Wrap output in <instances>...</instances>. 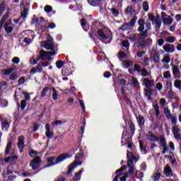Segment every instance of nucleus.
I'll return each instance as SVG.
<instances>
[{
	"mask_svg": "<svg viewBox=\"0 0 181 181\" xmlns=\"http://www.w3.org/2000/svg\"><path fill=\"white\" fill-rule=\"evenodd\" d=\"M67 158H70V156L67 153H62L59 155L54 162V157L51 156L47 158L48 165H57V163H60V162H63L65 159H67Z\"/></svg>",
	"mask_w": 181,
	"mask_h": 181,
	"instance_id": "1",
	"label": "nucleus"
},
{
	"mask_svg": "<svg viewBox=\"0 0 181 181\" xmlns=\"http://www.w3.org/2000/svg\"><path fill=\"white\" fill-rule=\"evenodd\" d=\"M47 39H48L47 41H42L41 42V47H45L46 50H51L50 52H54V54H56V52L57 49H56L54 45L53 44V41H52V37H50V35H48Z\"/></svg>",
	"mask_w": 181,
	"mask_h": 181,
	"instance_id": "2",
	"label": "nucleus"
},
{
	"mask_svg": "<svg viewBox=\"0 0 181 181\" xmlns=\"http://www.w3.org/2000/svg\"><path fill=\"white\" fill-rule=\"evenodd\" d=\"M21 35L23 37L24 43L28 45H30V43H32V40L35 39V33L30 30L23 31Z\"/></svg>",
	"mask_w": 181,
	"mask_h": 181,
	"instance_id": "3",
	"label": "nucleus"
},
{
	"mask_svg": "<svg viewBox=\"0 0 181 181\" xmlns=\"http://www.w3.org/2000/svg\"><path fill=\"white\" fill-rule=\"evenodd\" d=\"M50 56H54V52H46L45 50L40 51V59H48V60H51Z\"/></svg>",
	"mask_w": 181,
	"mask_h": 181,
	"instance_id": "4",
	"label": "nucleus"
},
{
	"mask_svg": "<svg viewBox=\"0 0 181 181\" xmlns=\"http://www.w3.org/2000/svg\"><path fill=\"white\" fill-rule=\"evenodd\" d=\"M40 165V157L36 156L30 163V166H31L33 170H36L37 168Z\"/></svg>",
	"mask_w": 181,
	"mask_h": 181,
	"instance_id": "5",
	"label": "nucleus"
},
{
	"mask_svg": "<svg viewBox=\"0 0 181 181\" xmlns=\"http://www.w3.org/2000/svg\"><path fill=\"white\" fill-rule=\"evenodd\" d=\"M143 84L145 86L146 88H151V87H153L155 86V80H150L149 78H144L142 79Z\"/></svg>",
	"mask_w": 181,
	"mask_h": 181,
	"instance_id": "6",
	"label": "nucleus"
},
{
	"mask_svg": "<svg viewBox=\"0 0 181 181\" xmlns=\"http://www.w3.org/2000/svg\"><path fill=\"white\" fill-rule=\"evenodd\" d=\"M45 136H47V138H48V139H53V136H54V133L50 132V125H49V124H45Z\"/></svg>",
	"mask_w": 181,
	"mask_h": 181,
	"instance_id": "7",
	"label": "nucleus"
},
{
	"mask_svg": "<svg viewBox=\"0 0 181 181\" xmlns=\"http://www.w3.org/2000/svg\"><path fill=\"white\" fill-rule=\"evenodd\" d=\"M163 49L167 53H173V52H175V45H171V44H165V45H163Z\"/></svg>",
	"mask_w": 181,
	"mask_h": 181,
	"instance_id": "8",
	"label": "nucleus"
},
{
	"mask_svg": "<svg viewBox=\"0 0 181 181\" xmlns=\"http://www.w3.org/2000/svg\"><path fill=\"white\" fill-rule=\"evenodd\" d=\"M127 166L129 168V175H134L136 170L134 161L131 160H127Z\"/></svg>",
	"mask_w": 181,
	"mask_h": 181,
	"instance_id": "9",
	"label": "nucleus"
},
{
	"mask_svg": "<svg viewBox=\"0 0 181 181\" xmlns=\"http://www.w3.org/2000/svg\"><path fill=\"white\" fill-rule=\"evenodd\" d=\"M17 146L19 149H23L25 148V136H20L18 137Z\"/></svg>",
	"mask_w": 181,
	"mask_h": 181,
	"instance_id": "10",
	"label": "nucleus"
},
{
	"mask_svg": "<svg viewBox=\"0 0 181 181\" xmlns=\"http://www.w3.org/2000/svg\"><path fill=\"white\" fill-rule=\"evenodd\" d=\"M78 165H83V162L81 161H77L75 160L74 161V163H72L70 165H69V168L67 171V173H71L73 172V170L74 169V168H77Z\"/></svg>",
	"mask_w": 181,
	"mask_h": 181,
	"instance_id": "11",
	"label": "nucleus"
},
{
	"mask_svg": "<svg viewBox=\"0 0 181 181\" xmlns=\"http://www.w3.org/2000/svg\"><path fill=\"white\" fill-rule=\"evenodd\" d=\"M147 139H148V141H151L152 142H157V141H159V137L155 136L153 132H149L147 134Z\"/></svg>",
	"mask_w": 181,
	"mask_h": 181,
	"instance_id": "12",
	"label": "nucleus"
},
{
	"mask_svg": "<svg viewBox=\"0 0 181 181\" xmlns=\"http://www.w3.org/2000/svg\"><path fill=\"white\" fill-rule=\"evenodd\" d=\"M134 46H136V47H138L139 50L145 49V47H146V45H145V40H141V41L136 42L134 43Z\"/></svg>",
	"mask_w": 181,
	"mask_h": 181,
	"instance_id": "13",
	"label": "nucleus"
},
{
	"mask_svg": "<svg viewBox=\"0 0 181 181\" xmlns=\"http://www.w3.org/2000/svg\"><path fill=\"white\" fill-rule=\"evenodd\" d=\"M140 40H145L149 36V28H146L144 31L139 33Z\"/></svg>",
	"mask_w": 181,
	"mask_h": 181,
	"instance_id": "14",
	"label": "nucleus"
},
{
	"mask_svg": "<svg viewBox=\"0 0 181 181\" xmlns=\"http://www.w3.org/2000/svg\"><path fill=\"white\" fill-rule=\"evenodd\" d=\"M172 70L174 78H177V76L180 74V69H179V66L177 65H173Z\"/></svg>",
	"mask_w": 181,
	"mask_h": 181,
	"instance_id": "15",
	"label": "nucleus"
},
{
	"mask_svg": "<svg viewBox=\"0 0 181 181\" xmlns=\"http://www.w3.org/2000/svg\"><path fill=\"white\" fill-rule=\"evenodd\" d=\"M151 62H154V63H159L160 62V58L159 57V54L155 53L150 56Z\"/></svg>",
	"mask_w": 181,
	"mask_h": 181,
	"instance_id": "16",
	"label": "nucleus"
},
{
	"mask_svg": "<svg viewBox=\"0 0 181 181\" xmlns=\"http://www.w3.org/2000/svg\"><path fill=\"white\" fill-rule=\"evenodd\" d=\"M164 175L165 176H170L172 175V168H170V165H167L164 168Z\"/></svg>",
	"mask_w": 181,
	"mask_h": 181,
	"instance_id": "17",
	"label": "nucleus"
},
{
	"mask_svg": "<svg viewBox=\"0 0 181 181\" xmlns=\"http://www.w3.org/2000/svg\"><path fill=\"white\" fill-rule=\"evenodd\" d=\"M1 127L3 131H8V129H9V122H8L6 120H2Z\"/></svg>",
	"mask_w": 181,
	"mask_h": 181,
	"instance_id": "18",
	"label": "nucleus"
},
{
	"mask_svg": "<svg viewBox=\"0 0 181 181\" xmlns=\"http://www.w3.org/2000/svg\"><path fill=\"white\" fill-rule=\"evenodd\" d=\"M83 172H84V168L81 169L78 173H76L74 179L75 180H80L81 179V175H83Z\"/></svg>",
	"mask_w": 181,
	"mask_h": 181,
	"instance_id": "19",
	"label": "nucleus"
},
{
	"mask_svg": "<svg viewBox=\"0 0 181 181\" xmlns=\"http://www.w3.org/2000/svg\"><path fill=\"white\" fill-rule=\"evenodd\" d=\"M163 23L164 25H172L173 23V18L168 16V18H163Z\"/></svg>",
	"mask_w": 181,
	"mask_h": 181,
	"instance_id": "20",
	"label": "nucleus"
},
{
	"mask_svg": "<svg viewBox=\"0 0 181 181\" xmlns=\"http://www.w3.org/2000/svg\"><path fill=\"white\" fill-rule=\"evenodd\" d=\"M156 30H159L160 29V26H162V21H160V19L159 17H157L156 18Z\"/></svg>",
	"mask_w": 181,
	"mask_h": 181,
	"instance_id": "21",
	"label": "nucleus"
},
{
	"mask_svg": "<svg viewBox=\"0 0 181 181\" xmlns=\"http://www.w3.org/2000/svg\"><path fill=\"white\" fill-rule=\"evenodd\" d=\"M11 148H12V141H8L6 145V150H5V156H7V155L9 153Z\"/></svg>",
	"mask_w": 181,
	"mask_h": 181,
	"instance_id": "22",
	"label": "nucleus"
},
{
	"mask_svg": "<svg viewBox=\"0 0 181 181\" xmlns=\"http://www.w3.org/2000/svg\"><path fill=\"white\" fill-rule=\"evenodd\" d=\"M162 62L165 63L166 64H168V63H170V54H165L162 59Z\"/></svg>",
	"mask_w": 181,
	"mask_h": 181,
	"instance_id": "23",
	"label": "nucleus"
},
{
	"mask_svg": "<svg viewBox=\"0 0 181 181\" xmlns=\"http://www.w3.org/2000/svg\"><path fill=\"white\" fill-rule=\"evenodd\" d=\"M124 170H127V165H122L119 169L116 170V173L118 176H121L124 173Z\"/></svg>",
	"mask_w": 181,
	"mask_h": 181,
	"instance_id": "24",
	"label": "nucleus"
},
{
	"mask_svg": "<svg viewBox=\"0 0 181 181\" xmlns=\"http://www.w3.org/2000/svg\"><path fill=\"white\" fill-rule=\"evenodd\" d=\"M98 36H100V37L102 39V40H105L107 39V35H105L103 30H98Z\"/></svg>",
	"mask_w": 181,
	"mask_h": 181,
	"instance_id": "25",
	"label": "nucleus"
},
{
	"mask_svg": "<svg viewBox=\"0 0 181 181\" xmlns=\"http://www.w3.org/2000/svg\"><path fill=\"white\" fill-rule=\"evenodd\" d=\"M153 107L154 108L156 117H159V114H160L159 112V105H158V103H153Z\"/></svg>",
	"mask_w": 181,
	"mask_h": 181,
	"instance_id": "26",
	"label": "nucleus"
},
{
	"mask_svg": "<svg viewBox=\"0 0 181 181\" xmlns=\"http://www.w3.org/2000/svg\"><path fill=\"white\" fill-rule=\"evenodd\" d=\"M128 125L132 131V135H134L135 134V125L134 124V122L130 120L128 123Z\"/></svg>",
	"mask_w": 181,
	"mask_h": 181,
	"instance_id": "27",
	"label": "nucleus"
},
{
	"mask_svg": "<svg viewBox=\"0 0 181 181\" xmlns=\"http://www.w3.org/2000/svg\"><path fill=\"white\" fill-rule=\"evenodd\" d=\"M121 29L122 30H129V29H132V27L131 26V24H129V23H127L122 25Z\"/></svg>",
	"mask_w": 181,
	"mask_h": 181,
	"instance_id": "28",
	"label": "nucleus"
},
{
	"mask_svg": "<svg viewBox=\"0 0 181 181\" xmlns=\"http://www.w3.org/2000/svg\"><path fill=\"white\" fill-rule=\"evenodd\" d=\"M131 64H132V62L131 61H123L122 66L124 69H128V67H131Z\"/></svg>",
	"mask_w": 181,
	"mask_h": 181,
	"instance_id": "29",
	"label": "nucleus"
},
{
	"mask_svg": "<svg viewBox=\"0 0 181 181\" xmlns=\"http://www.w3.org/2000/svg\"><path fill=\"white\" fill-rule=\"evenodd\" d=\"M15 28V25H9L8 27H4V30L7 33H12L13 31V28Z\"/></svg>",
	"mask_w": 181,
	"mask_h": 181,
	"instance_id": "30",
	"label": "nucleus"
},
{
	"mask_svg": "<svg viewBox=\"0 0 181 181\" xmlns=\"http://www.w3.org/2000/svg\"><path fill=\"white\" fill-rule=\"evenodd\" d=\"M139 125H145V118L142 115H139L138 117Z\"/></svg>",
	"mask_w": 181,
	"mask_h": 181,
	"instance_id": "31",
	"label": "nucleus"
},
{
	"mask_svg": "<svg viewBox=\"0 0 181 181\" xmlns=\"http://www.w3.org/2000/svg\"><path fill=\"white\" fill-rule=\"evenodd\" d=\"M145 95L147 97L148 100H151V95H152V91L151 90V88H146L145 89Z\"/></svg>",
	"mask_w": 181,
	"mask_h": 181,
	"instance_id": "32",
	"label": "nucleus"
},
{
	"mask_svg": "<svg viewBox=\"0 0 181 181\" xmlns=\"http://www.w3.org/2000/svg\"><path fill=\"white\" fill-rule=\"evenodd\" d=\"M158 139H160V144H161V146H166V139H165V136H160Z\"/></svg>",
	"mask_w": 181,
	"mask_h": 181,
	"instance_id": "33",
	"label": "nucleus"
},
{
	"mask_svg": "<svg viewBox=\"0 0 181 181\" xmlns=\"http://www.w3.org/2000/svg\"><path fill=\"white\" fill-rule=\"evenodd\" d=\"M174 86L176 88H177L180 91H181V81L175 80L174 82Z\"/></svg>",
	"mask_w": 181,
	"mask_h": 181,
	"instance_id": "34",
	"label": "nucleus"
},
{
	"mask_svg": "<svg viewBox=\"0 0 181 181\" xmlns=\"http://www.w3.org/2000/svg\"><path fill=\"white\" fill-rule=\"evenodd\" d=\"M8 16H9V14L6 13L1 19L0 21V28H2V25H4L5 21L8 19Z\"/></svg>",
	"mask_w": 181,
	"mask_h": 181,
	"instance_id": "35",
	"label": "nucleus"
},
{
	"mask_svg": "<svg viewBox=\"0 0 181 181\" xmlns=\"http://www.w3.org/2000/svg\"><path fill=\"white\" fill-rule=\"evenodd\" d=\"M168 97L171 100H175L176 98V93L173 92V90H170L168 91Z\"/></svg>",
	"mask_w": 181,
	"mask_h": 181,
	"instance_id": "36",
	"label": "nucleus"
},
{
	"mask_svg": "<svg viewBox=\"0 0 181 181\" xmlns=\"http://www.w3.org/2000/svg\"><path fill=\"white\" fill-rule=\"evenodd\" d=\"M13 71V68H10L8 69H4L2 71V73L5 75V76H9V74H11V73H12Z\"/></svg>",
	"mask_w": 181,
	"mask_h": 181,
	"instance_id": "37",
	"label": "nucleus"
},
{
	"mask_svg": "<svg viewBox=\"0 0 181 181\" xmlns=\"http://www.w3.org/2000/svg\"><path fill=\"white\" fill-rule=\"evenodd\" d=\"M48 91H49V87L46 86V87L43 88V89L41 92V97L42 98L46 97V94L47 93Z\"/></svg>",
	"mask_w": 181,
	"mask_h": 181,
	"instance_id": "38",
	"label": "nucleus"
},
{
	"mask_svg": "<svg viewBox=\"0 0 181 181\" xmlns=\"http://www.w3.org/2000/svg\"><path fill=\"white\" fill-rule=\"evenodd\" d=\"M168 43H175V40H176V37L175 36H169L165 39Z\"/></svg>",
	"mask_w": 181,
	"mask_h": 181,
	"instance_id": "39",
	"label": "nucleus"
},
{
	"mask_svg": "<svg viewBox=\"0 0 181 181\" xmlns=\"http://www.w3.org/2000/svg\"><path fill=\"white\" fill-rule=\"evenodd\" d=\"M168 119H170L172 124H174L176 125L177 123V117L171 115L170 117H168Z\"/></svg>",
	"mask_w": 181,
	"mask_h": 181,
	"instance_id": "40",
	"label": "nucleus"
},
{
	"mask_svg": "<svg viewBox=\"0 0 181 181\" xmlns=\"http://www.w3.org/2000/svg\"><path fill=\"white\" fill-rule=\"evenodd\" d=\"M142 6L145 12H148L149 11V4H148V1H144Z\"/></svg>",
	"mask_w": 181,
	"mask_h": 181,
	"instance_id": "41",
	"label": "nucleus"
},
{
	"mask_svg": "<svg viewBox=\"0 0 181 181\" xmlns=\"http://www.w3.org/2000/svg\"><path fill=\"white\" fill-rule=\"evenodd\" d=\"M132 82L134 87H139V82H138V79L136 78L132 77Z\"/></svg>",
	"mask_w": 181,
	"mask_h": 181,
	"instance_id": "42",
	"label": "nucleus"
},
{
	"mask_svg": "<svg viewBox=\"0 0 181 181\" xmlns=\"http://www.w3.org/2000/svg\"><path fill=\"white\" fill-rule=\"evenodd\" d=\"M151 178L153 180L156 181L160 179V173H156L152 176Z\"/></svg>",
	"mask_w": 181,
	"mask_h": 181,
	"instance_id": "43",
	"label": "nucleus"
},
{
	"mask_svg": "<svg viewBox=\"0 0 181 181\" xmlns=\"http://www.w3.org/2000/svg\"><path fill=\"white\" fill-rule=\"evenodd\" d=\"M52 99L56 100H57L59 95L57 94V90H56V88H52Z\"/></svg>",
	"mask_w": 181,
	"mask_h": 181,
	"instance_id": "44",
	"label": "nucleus"
},
{
	"mask_svg": "<svg viewBox=\"0 0 181 181\" xmlns=\"http://www.w3.org/2000/svg\"><path fill=\"white\" fill-rule=\"evenodd\" d=\"M7 87H8V85L5 81L0 82V90L4 91V90H6Z\"/></svg>",
	"mask_w": 181,
	"mask_h": 181,
	"instance_id": "45",
	"label": "nucleus"
},
{
	"mask_svg": "<svg viewBox=\"0 0 181 181\" xmlns=\"http://www.w3.org/2000/svg\"><path fill=\"white\" fill-rule=\"evenodd\" d=\"M56 66L57 69H60L62 67H63V66H64V62L62 60H59L56 62Z\"/></svg>",
	"mask_w": 181,
	"mask_h": 181,
	"instance_id": "46",
	"label": "nucleus"
},
{
	"mask_svg": "<svg viewBox=\"0 0 181 181\" xmlns=\"http://www.w3.org/2000/svg\"><path fill=\"white\" fill-rule=\"evenodd\" d=\"M141 73L143 77H148V76H149V72H148V71L145 68H143L141 69Z\"/></svg>",
	"mask_w": 181,
	"mask_h": 181,
	"instance_id": "47",
	"label": "nucleus"
},
{
	"mask_svg": "<svg viewBox=\"0 0 181 181\" xmlns=\"http://www.w3.org/2000/svg\"><path fill=\"white\" fill-rule=\"evenodd\" d=\"M4 11H5V3L1 2L0 3V16H2V13H4Z\"/></svg>",
	"mask_w": 181,
	"mask_h": 181,
	"instance_id": "48",
	"label": "nucleus"
},
{
	"mask_svg": "<svg viewBox=\"0 0 181 181\" xmlns=\"http://www.w3.org/2000/svg\"><path fill=\"white\" fill-rule=\"evenodd\" d=\"M129 40H130V42L134 43V42H136V40H138V35H136V34H134V35L130 36L129 37Z\"/></svg>",
	"mask_w": 181,
	"mask_h": 181,
	"instance_id": "49",
	"label": "nucleus"
},
{
	"mask_svg": "<svg viewBox=\"0 0 181 181\" xmlns=\"http://www.w3.org/2000/svg\"><path fill=\"white\" fill-rule=\"evenodd\" d=\"M124 13L126 15H131L132 13V6H127V8L124 11Z\"/></svg>",
	"mask_w": 181,
	"mask_h": 181,
	"instance_id": "50",
	"label": "nucleus"
},
{
	"mask_svg": "<svg viewBox=\"0 0 181 181\" xmlns=\"http://www.w3.org/2000/svg\"><path fill=\"white\" fill-rule=\"evenodd\" d=\"M164 114H165V117H167V118H169L170 117L172 116V115L170 114V110L168 107L164 109Z\"/></svg>",
	"mask_w": 181,
	"mask_h": 181,
	"instance_id": "51",
	"label": "nucleus"
},
{
	"mask_svg": "<svg viewBox=\"0 0 181 181\" xmlns=\"http://www.w3.org/2000/svg\"><path fill=\"white\" fill-rule=\"evenodd\" d=\"M26 15H28V9H26L25 8H23V10L21 11V18H23V19H25V18H26Z\"/></svg>",
	"mask_w": 181,
	"mask_h": 181,
	"instance_id": "52",
	"label": "nucleus"
},
{
	"mask_svg": "<svg viewBox=\"0 0 181 181\" xmlns=\"http://www.w3.org/2000/svg\"><path fill=\"white\" fill-rule=\"evenodd\" d=\"M44 11L47 12V13H50L53 11V8L51 6H45L44 8Z\"/></svg>",
	"mask_w": 181,
	"mask_h": 181,
	"instance_id": "53",
	"label": "nucleus"
},
{
	"mask_svg": "<svg viewBox=\"0 0 181 181\" xmlns=\"http://www.w3.org/2000/svg\"><path fill=\"white\" fill-rule=\"evenodd\" d=\"M136 19H137L136 17H134V18L131 20L130 23H129V25H130V26H131L132 28H134V26H135V23H136Z\"/></svg>",
	"mask_w": 181,
	"mask_h": 181,
	"instance_id": "54",
	"label": "nucleus"
},
{
	"mask_svg": "<svg viewBox=\"0 0 181 181\" xmlns=\"http://www.w3.org/2000/svg\"><path fill=\"white\" fill-rule=\"evenodd\" d=\"M144 45L146 46H151V45H152V39L147 38L146 40H144Z\"/></svg>",
	"mask_w": 181,
	"mask_h": 181,
	"instance_id": "55",
	"label": "nucleus"
},
{
	"mask_svg": "<svg viewBox=\"0 0 181 181\" xmlns=\"http://www.w3.org/2000/svg\"><path fill=\"white\" fill-rule=\"evenodd\" d=\"M66 122H63L62 120H56L55 122H52V127H54L55 125H62V124H64Z\"/></svg>",
	"mask_w": 181,
	"mask_h": 181,
	"instance_id": "56",
	"label": "nucleus"
},
{
	"mask_svg": "<svg viewBox=\"0 0 181 181\" xmlns=\"http://www.w3.org/2000/svg\"><path fill=\"white\" fill-rule=\"evenodd\" d=\"M163 77H164V78H170V77H171L170 71H164Z\"/></svg>",
	"mask_w": 181,
	"mask_h": 181,
	"instance_id": "57",
	"label": "nucleus"
},
{
	"mask_svg": "<svg viewBox=\"0 0 181 181\" xmlns=\"http://www.w3.org/2000/svg\"><path fill=\"white\" fill-rule=\"evenodd\" d=\"M134 69L137 71V73H141V71L142 70V69H141V66L138 64H134Z\"/></svg>",
	"mask_w": 181,
	"mask_h": 181,
	"instance_id": "58",
	"label": "nucleus"
},
{
	"mask_svg": "<svg viewBox=\"0 0 181 181\" xmlns=\"http://www.w3.org/2000/svg\"><path fill=\"white\" fill-rule=\"evenodd\" d=\"M122 45L124 47H129V41L128 40H123Z\"/></svg>",
	"mask_w": 181,
	"mask_h": 181,
	"instance_id": "59",
	"label": "nucleus"
},
{
	"mask_svg": "<svg viewBox=\"0 0 181 181\" xmlns=\"http://www.w3.org/2000/svg\"><path fill=\"white\" fill-rule=\"evenodd\" d=\"M160 107H165V105H166V99L165 98L160 99Z\"/></svg>",
	"mask_w": 181,
	"mask_h": 181,
	"instance_id": "60",
	"label": "nucleus"
},
{
	"mask_svg": "<svg viewBox=\"0 0 181 181\" xmlns=\"http://www.w3.org/2000/svg\"><path fill=\"white\" fill-rule=\"evenodd\" d=\"M111 12L114 15V16H118V15H119V11H118V10L115 8H112Z\"/></svg>",
	"mask_w": 181,
	"mask_h": 181,
	"instance_id": "61",
	"label": "nucleus"
},
{
	"mask_svg": "<svg viewBox=\"0 0 181 181\" xmlns=\"http://www.w3.org/2000/svg\"><path fill=\"white\" fill-rule=\"evenodd\" d=\"M30 156H31V158H35V156H36V155H37V151H35V150H31L29 153Z\"/></svg>",
	"mask_w": 181,
	"mask_h": 181,
	"instance_id": "62",
	"label": "nucleus"
},
{
	"mask_svg": "<svg viewBox=\"0 0 181 181\" xmlns=\"http://www.w3.org/2000/svg\"><path fill=\"white\" fill-rule=\"evenodd\" d=\"M12 25H13L12 23V20L10 19L4 23V28H8V26H11Z\"/></svg>",
	"mask_w": 181,
	"mask_h": 181,
	"instance_id": "63",
	"label": "nucleus"
},
{
	"mask_svg": "<svg viewBox=\"0 0 181 181\" xmlns=\"http://www.w3.org/2000/svg\"><path fill=\"white\" fill-rule=\"evenodd\" d=\"M16 78H18V73L14 72L10 76V79L15 80Z\"/></svg>",
	"mask_w": 181,
	"mask_h": 181,
	"instance_id": "64",
	"label": "nucleus"
}]
</instances>
